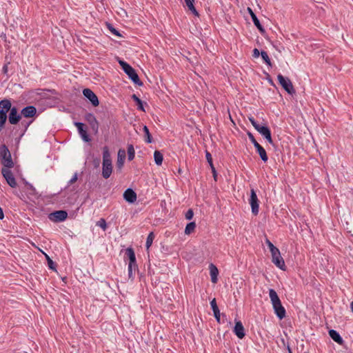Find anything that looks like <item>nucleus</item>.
Masks as SVG:
<instances>
[{"label": "nucleus", "instance_id": "nucleus-10", "mask_svg": "<svg viewBox=\"0 0 353 353\" xmlns=\"http://www.w3.org/2000/svg\"><path fill=\"white\" fill-rule=\"evenodd\" d=\"M85 120L89 123L94 133L97 134L99 132V122L95 116L92 113H86Z\"/></svg>", "mask_w": 353, "mask_h": 353}, {"label": "nucleus", "instance_id": "nucleus-23", "mask_svg": "<svg viewBox=\"0 0 353 353\" xmlns=\"http://www.w3.org/2000/svg\"><path fill=\"white\" fill-rule=\"evenodd\" d=\"M329 335L331 337V339L336 342L337 343L341 345L343 343V340L342 337L340 336L338 332H336L334 330H330L329 331Z\"/></svg>", "mask_w": 353, "mask_h": 353}, {"label": "nucleus", "instance_id": "nucleus-45", "mask_svg": "<svg viewBox=\"0 0 353 353\" xmlns=\"http://www.w3.org/2000/svg\"><path fill=\"white\" fill-rule=\"evenodd\" d=\"M261 54V52H259V50L257 49V48H254L253 50V57L254 58H257L259 57V56Z\"/></svg>", "mask_w": 353, "mask_h": 353}, {"label": "nucleus", "instance_id": "nucleus-46", "mask_svg": "<svg viewBox=\"0 0 353 353\" xmlns=\"http://www.w3.org/2000/svg\"><path fill=\"white\" fill-rule=\"evenodd\" d=\"M214 318L218 322H220V311H216V312H213Z\"/></svg>", "mask_w": 353, "mask_h": 353}, {"label": "nucleus", "instance_id": "nucleus-27", "mask_svg": "<svg viewBox=\"0 0 353 353\" xmlns=\"http://www.w3.org/2000/svg\"><path fill=\"white\" fill-rule=\"evenodd\" d=\"M154 234L153 232H151L149 233V234L148 235V237H147V239H146V243H145V247H146V249L148 250L150 246L152 245V243H153V241L154 239Z\"/></svg>", "mask_w": 353, "mask_h": 353}, {"label": "nucleus", "instance_id": "nucleus-43", "mask_svg": "<svg viewBox=\"0 0 353 353\" xmlns=\"http://www.w3.org/2000/svg\"><path fill=\"white\" fill-rule=\"evenodd\" d=\"M32 123V121H29V122H26L25 121H21V125L24 127L25 128V130H26L28 129V128L29 127V125H30V123Z\"/></svg>", "mask_w": 353, "mask_h": 353}, {"label": "nucleus", "instance_id": "nucleus-50", "mask_svg": "<svg viewBox=\"0 0 353 353\" xmlns=\"http://www.w3.org/2000/svg\"><path fill=\"white\" fill-rule=\"evenodd\" d=\"M350 308L352 312H353V301L350 303Z\"/></svg>", "mask_w": 353, "mask_h": 353}, {"label": "nucleus", "instance_id": "nucleus-4", "mask_svg": "<svg viewBox=\"0 0 353 353\" xmlns=\"http://www.w3.org/2000/svg\"><path fill=\"white\" fill-rule=\"evenodd\" d=\"M0 161L6 168H11L14 166L11 154L6 145L0 146Z\"/></svg>", "mask_w": 353, "mask_h": 353}, {"label": "nucleus", "instance_id": "nucleus-37", "mask_svg": "<svg viewBox=\"0 0 353 353\" xmlns=\"http://www.w3.org/2000/svg\"><path fill=\"white\" fill-rule=\"evenodd\" d=\"M210 305H211V307H212V310L213 312H216V311L219 310V307L217 306V304H216V299H213L210 301Z\"/></svg>", "mask_w": 353, "mask_h": 353}, {"label": "nucleus", "instance_id": "nucleus-6", "mask_svg": "<svg viewBox=\"0 0 353 353\" xmlns=\"http://www.w3.org/2000/svg\"><path fill=\"white\" fill-rule=\"evenodd\" d=\"M248 201L251 206L252 213L254 215H257L259 211V200L254 189L250 190V196Z\"/></svg>", "mask_w": 353, "mask_h": 353}, {"label": "nucleus", "instance_id": "nucleus-18", "mask_svg": "<svg viewBox=\"0 0 353 353\" xmlns=\"http://www.w3.org/2000/svg\"><path fill=\"white\" fill-rule=\"evenodd\" d=\"M21 117L25 118L33 117L37 113V109L34 106L29 105L23 108L21 111Z\"/></svg>", "mask_w": 353, "mask_h": 353}, {"label": "nucleus", "instance_id": "nucleus-26", "mask_svg": "<svg viewBox=\"0 0 353 353\" xmlns=\"http://www.w3.org/2000/svg\"><path fill=\"white\" fill-rule=\"evenodd\" d=\"M154 158L155 163L157 165H161L162 164L163 160V154L159 151L156 150L154 152Z\"/></svg>", "mask_w": 353, "mask_h": 353}, {"label": "nucleus", "instance_id": "nucleus-16", "mask_svg": "<svg viewBox=\"0 0 353 353\" xmlns=\"http://www.w3.org/2000/svg\"><path fill=\"white\" fill-rule=\"evenodd\" d=\"M125 157V150L123 149H119L117 153V160L116 163V167L118 170H121L123 168Z\"/></svg>", "mask_w": 353, "mask_h": 353}, {"label": "nucleus", "instance_id": "nucleus-32", "mask_svg": "<svg viewBox=\"0 0 353 353\" xmlns=\"http://www.w3.org/2000/svg\"><path fill=\"white\" fill-rule=\"evenodd\" d=\"M132 99L137 103L139 110L145 111L142 101L136 94H133Z\"/></svg>", "mask_w": 353, "mask_h": 353}, {"label": "nucleus", "instance_id": "nucleus-19", "mask_svg": "<svg viewBox=\"0 0 353 353\" xmlns=\"http://www.w3.org/2000/svg\"><path fill=\"white\" fill-rule=\"evenodd\" d=\"M123 198L126 201L133 203L136 201L137 196L132 189L128 188L123 193Z\"/></svg>", "mask_w": 353, "mask_h": 353}, {"label": "nucleus", "instance_id": "nucleus-13", "mask_svg": "<svg viewBox=\"0 0 353 353\" xmlns=\"http://www.w3.org/2000/svg\"><path fill=\"white\" fill-rule=\"evenodd\" d=\"M21 119V113L18 112L16 107H12L8 115V121L12 125L17 124Z\"/></svg>", "mask_w": 353, "mask_h": 353}, {"label": "nucleus", "instance_id": "nucleus-20", "mask_svg": "<svg viewBox=\"0 0 353 353\" xmlns=\"http://www.w3.org/2000/svg\"><path fill=\"white\" fill-rule=\"evenodd\" d=\"M248 11L249 14H250V17H251V18L252 19V21H253L254 24L256 26V27L259 29V30L261 33H264L265 32V29L263 28V27L261 24V23H260L259 20L258 19L256 15L254 13V12L252 11V10L250 8H248Z\"/></svg>", "mask_w": 353, "mask_h": 353}, {"label": "nucleus", "instance_id": "nucleus-28", "mask_svg": "<svg viewBox=\"0 0 353 353\" xmlns=\"http://www.w3.org/2000/svg\"><path fill=\"white\" fill-rule=\"evenodd\" d=\"M135 157V152L134 147L132 144L128 145V159L129 161L134 159Z\"/></svg>", "mask_w": 353, "mask_h": 353}, {"label": "nucleus", "instance_id": "nucleus-47", "mask_svg": "<svg viewBox=\"0 0 353 353\" xmlns=\"http://www.w3.org/2000/svg\"><path fill=\"white\" fill-rule=\"evenodd\" d=\"M8 71V64L6 63V64H4V65L3 66L2 72L3 74H7Z\"/></svg>", "mask_w": 353, "mask_h": 353}, {"label": "nucleus", "instance_id": "nucleus-44", "mask_svg": "<svg viewBox=\"0 0 353 353\" xmlns=\"http://www.w3.org/2000/svg\"><path fill=\"white\" fill-rule=\"evenodd\" d=\"M78 176L77 173H75L73 176L71 178V179L69 181V184H72L73 183L76 182L77 181Z\"/></svg>", "mask_w": 353, "mask_h": 353}, {"label": "nucleus", "instance_id": "nucleus-17", "mask_svg": "<svg viewBox=\"0 0 353 353\" xmlns=\"http://www.w3.org/2000/svg\"><path fill=\"white\" fill-rule=\"evenodd\" d=\"M234 332L239 339H242L245 335V329L240 321H235V326L234 327Z\"/></svg>", "mask_w": 353, "mask_h": 353}, {"label": "nucleus", "instance_id": "nucleus-22", "mask_svg": "<svg viewBox=\"0 0 353 353\" xmlns=\"http://www.w3.org/2000/svg\"><path fill=\"white\" fill-rule=\"evenodd\" d=\"M12 108L11 101L9 99H4L0 101V111L8 113Z\"/></svg>", "mask_w": 353, "mask_h": 353}, {"label": "nucleus", "instance_id": "nucleus-5", "mask_svg": "<svg viewBox=\"0 0 353 353\" xmlns=\"http://www.w3.org/2000/svg\"><path fill=\"white\" fill-rule=\"evenodd\" d=\"M126 255L128 256L130 262L128 264V274L129 277H132V272L137 269V265L136 262V256L132 248H129L125 251Z\"/></svg>", "mask_w": 353, "mask_h": 353}, {"label": "nucleus", "instance_id": "nucleus-49", "mask_svg": "<svg viewBox=\"0 0 353 353\" xmlns=\"http://www.w3.org/2000/svg\"><path fill=\"white\" fill-rule=\"evenodd\" d=\"M212 174H213L214 180L216 181V172L215 171V172H212Z\"/></svg>", "mask_w": 353, "mask_h": 353}, {"label": "nucleus", "instance_id": "nucleus-40", "mask_svg": "<svg viewBox=\"0 0 353 353\" xmlns=\"http://www.w3.org/2000/svg\"><path fill=\"white\" fill-rule=\"evenodd\" d=\"M46 258H47V260H48V267L50 268V269H54V262L52 261V260L48 256V255H46Z\"/></svg>", "mask_w": 353, "mask_h": 353}, {"label": "nucleus", "instance_id": "nucleus-39", "mask_svg": "<svg viewBox=\"0 0 353 353\" xmlns=\"http://www.w3.org/2000/svg\"><path fill=\"white\" fill-rule=\"evenodd\" d=\"M248 137L250 141L253 143L254 147L256 146V145L259 144V143L256 141L252 134L248 133Z\"/></svg>", "mask_w": 353, "mask_h": 353}, {"label": "nucleus", "instance_id": "nucleus-31", "mask_svg": "<svg viewBox=\"0 0 353 353\" xmlns=\"http://www.w3.org/2000/svg\"><path fill=\"white\" fill-rule=\"evenodd\" d=\"M205 157H206L208 163H209V165L211 168L212 172H215V168L212 163V155L208 151H205Z\"/></svg>", "mask_w": 353, "mask_h": 353}, {"label": "nucleus", "instance_id": "nucleus-1", "mask_svg": "<svg viewBox=\"0 0 353 353\" xmlns=\"http://www.w3.org/2000/svg\"><path fill=\"white\" fill-rule=\"evenodd\" d=\"M269 296L272 304L274 313L279 319H283L285 316V309L282 305L281 300L274 289L269 290Z\"/></svg>", "mask_w": 353, "mask_h": 353}, {"label": "nucleus", "instance_id": "nucleus-3", "mask_svg": "<svg viewBox=\"0 0 353 353\" xmlns=\"http://www.w3.org/2000/svg\"><path fill=\"white\" fill-rule=\"evenodd\" d=\"M119 63L121 66L123 71L128 74L129 78L137 85H142V82L140 81L138 74H137L135 70L128 63L123 60H119Z\"/></svg>", "mask_w": 353, "mask_h": 353}, {"label": "nucleus", "instance_id": "nucleus-25", "mask_svg": "<svg viewBox=\"0 0 353 353\" xmlns=\"http://www.w3.org/2000/svg\"><path fill=\"white\" fill-rule=\"evenodd\" d=\"M186 6H188V9L192 12V14L195 16H199V12L196 10L194 6V0H184Z\"/></svg>", "mask_w": 353, "mask_h": 353}, {"label": "nucleus", "instance_id": "nucleus-51", "mask_svg": "<svg viewBox=\"0 0 353 353\" xmlns=\"http://www.w3.org/2000/svg\"><path fill=\"white\" fill-rule=\"evenodd\" d=\"M289 353H292V351L290 350V348H289Z\"/></svg>", "mask_w": 353, "mask_h": 353}, {"label": "nucleus", "instance_id": "nucleus-41", "mask_svg": "<svg viewBox=\"0 0 353 353\" xmlns=\"http://www.w3.org/2000/svg\"><path fill=\"white\" fill-rule=\"evenodd\" d=\"M109 29L113 34H114L117 37H121L119 32L117 30H116L114 28H113L112 26H110Z\"/></svg>", "mask_w": 353, "mask_h": 353}, {"label": "nucleus", "instance_id": "nucleus-35", "mask_svg": "<svg viewBox=\"0 0 353 353\" xmlns=\"http://www.w3.org/2000/svg\"><path fill=\"white\" fill-rule=\"evenodd\" d=\"M96 225L100 227L103 231L107 229L106 221L104 219H100L96 223Z\"/></svg>", "mask_w": 353, "mask_h": 353}, {"label": "nucleus", "instance_id": "nucleus-38", "mask_svg": "<svg viewBox=\"0 0 353 353\" xmlns=\"http://www.w3.org/2000/svg\"><path fill=\"white\" fill-rule=\"evenodd\" d=\"M194 216V212H193V210L192 209H189L186 213H185V219H188V220H191L192 219Z\"/></svg>", "mask_w": 353, "mask_h": 353}, {"label": "nucleus", "instance_id": "nucleus-33", "mask_svg": "<svg viewBox=\"0 0 353 353\" xmlns=\"http://www.w3.org/2000/svg\"><path fill=\"white\" fill-rule=\"evenodd\" d=\"M143 132L145 133V141L147 143H152V137L150 135V133L149 132V130L146 125L143 127Z\"/></svg>", "mask_w": 353, "mask_h": 353}, {"label": "nucleus", "instance_id": "nucleus-2", "mask_svg": "<svg viewBox=\"0 0 353 353\" xmlns=\"http://www.w3.org/2000/svg\"><path fill=\"white\" fill-rule=\"evenodd\" d=\"M112 172V163L110 153L107 146L103 148L102 176L107 179Z\"/></svg>", "mask_w": 353, "mask_h": 353}, {"label": "nucleus", "instance_id": "nucleus-15", "mask_svg": "<svg viewBox=\"0 0 353 353\" xmlns=\"http://www.w3.org/2000/svg\"><path fill=\"white\" fill-rule=\"evenodd\" d=\"M255 130L259 132L263 137H264L268 143L271 144L273 143L271 137V132L268 126L259 125Z\"/></svg>", "mask_w": 353, "mask_h": 353}, {"label": "nucleus", "instance_id": "nucleus-36", "mask_svg": "<svg viewBox=\"0 0 353 353\" xmlns=\"http://www.w3.org/2000/svg\"><path fill=\"white\" fill-rule=\"evenodd\" d=\"M265 243L268 246L270 252H275V250H276L278 249L276 247H275L273 245V243L268 239H265Z\"/></svg>", "mask_w": 353, "mask_h": 353}, {"label": "nucleus", "instance_id": "nucleus-48", "mask_svg": "<svg viewBox=\"0 0 353 353\" xmlns=\"http://www.w3.org/2000/svg\"><path fill=\"white\" fill-rule=\"evenodd\" d=\"M3 217H4V214H3L1 208L0 207V219H3Z\"/></svg>", "mask_w": 353, "mask_h": 353}, {"label": "nucleus", "instance_id": "nucleus-24", "mask_svg": "<svg viewBox=\"0 0 353 353\" xmlns=\"http://www.w3.org/2000/svg\"><path fill=\"white\" fill-rule=\"evenodd\" d=\"M263 161L266 162L268 159L265 150L259 143L254 147Z\"/></svg>", "mask_w": 353, "mask_h": 353}, {"label": "nucleus", "instance_id": "nucleus-12", "mask_svg": "<svg viewBox=\"0 0 353 353\" xmlns=\"http://www.w3.org/2000/svg\"><path fill=\"white\" fill-rule=\"evenodd\" d=\"M83 94L92 103V105L94 107H97L99 104V101L97 96L94 93L92 90L89 88H85L83 90Z\"/></svg>", "mask_w": 353, "mask_h": 353}, {"label": "nucleus", "instance_id": "nucleus-9", "mask_svg": "<svg viewBox=\"0 0 353 353\" xmlns=\"http://www.w3.org/2000/svg\"><path fill=\"white\" fill-rule=\"evenodd\" d=\"M48 217L49 219L53 222H62L67 219L68 213L65 210H58L50 213Z\"/></svg>", "mask_w": 353, "mask_h": 353}, {"label": "nucleus", "instance_id": "nucleus-42", "mask_svg": "<svg viewBox=\"0 0 353 353\" xmlns=\"http://www.w3.org/2000/svg\"><path fill=\"white\" fill-rule=\"evenodd\" d=\"M249 121H250L254 129L258 128V126L260 125L255 121V119L253 117H249Z\"/></svg>", "mask_w": 353, "mask_h": 353}, {"label": "nucleus", "instance_id": "nucleus-29", "mask_svg": "<svg viewBox=\"0 0 353 353\" xmlns=\"http://www.w3.org/2000/svg\"><path fill=\"white\" fill-rule=\"evenodd\" d=\"M196 228V223L194 222H190L187 224L185 228V234H190Z\"/></svg>", "mask_w": 353, "mask_h": 353}, {"label": "nucleus", "instance_id": "nucleus-7", "mask_svg": "<svg viewBox=\"0 0 353 353\" xmlns=\"http://www.w3.org/2000/svg\"><path fill=\"white\" fill-rule=\"evenodd\" d=\"M277 79L279 84L288 93L292 94L294 92L292 83L288 78L284 77L282 74H279L277 76Z\"/></svg>", "mask_w": 353, "mask_h": 353}, {"label": "nucleus", "instance_id": "nucleus-14", "mask_svg": "<svg viewBox=\"0 0 353 353\" xmlns=\"http://www.w3.org/2000/svg\"><path fill=\"white\" fill-rule=\"evenodd\" d=\"M74 125L77 127L78 132L81 139L85 142L90 141L91 139L90 138L89 135L87 133L85 125L81 122H76L74 123Z\"/></svg>", "mask_w": 353, "mask_h": 353}, {"label": "nucleus", "instance_id": "nucleus-11", "mask_svg": "<svg viewBox=\"0 0 353 353\" xmlns=\"http://www.w3.org/2000/svg\"><path fill=\"white\" fill-rule=\"evenodd\" d=\"M1 172H2L3 177L6 180L8 184L10 187H12V188L17 187V182H16L15 178L12 172L10 170V168H3L1 170Z\"/></svg>", "mask_w": 353, "mask_h": 353}, {"label": "nucleus", "instance_id": "nucleus-30", "mask_svg": "<svg viewBox=\"0 0 353 353\" xmlns=\"http://www.w3.org/2000/svg\"><path fill=\"white\" fill-rule=\"evenodd\" d=\"M7 119V113L0 111V130L4 128Z\"/></svg>", "mask_w": 353, "mask_h": 353}, {"label": "nucleus", "instance_id": "nucleus-8", "mask_svg": "<svg viewBox=\"0 0 353 353\" xmlns=\"http://www.w3.org/2000/svg\"><path fill=\"white\" fill-rule=\"evenodd\" d=\"M272 256V263L281 270H285V264L283 259L281 256V253L279 249L275 250V252H271Z\"/></svg>", "mask_w": 353, "mask_h": 353}, {"label": "nucleus", "instance_id": "nucleus-21", "mask_svg": "<svg viewBox=\"0 0 353 353\" xmlns=\"http://www.w3.org/2000/svg\"><path fill=\"white\" fill-rule=\"evenodd\" d=\"M210 269V274L211 276V281L213 283H216L218 281V274L219 270L212 263H211L209 266Z\"/></svg>", "mask_w": 353, "mask_h": 353}, {"label": "nucleus", "instance_id": "nucleus-34", "mask_svg": "<svg viewBox=\"0 0 353 353\" xmlns=\"http://www.w3.org/2000/svg\"><path fill=\"white\" fill-rule=\"evenodd\" d=\"M261 56L263 61L270 66H271V61L270 59L268 54V53L265 51H261Z\"/></svg>", "mask_w": 353, "mask_h": 353}]
</instances>
